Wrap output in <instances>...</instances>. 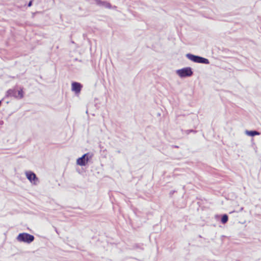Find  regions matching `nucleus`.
Here are the masks:
<instances>
[{
  "label": "nucleus",
  "instance_id": "obj_1",
  "mask_svg": "<svg viewBox=\"0 0 261 261\" xmlns=\"http://www.w3.org/2000/svg\"><path fill=\"white\" fill-rule=\"evenodd\" d=\"M34 237L28 233H21L17 237V240L20 242L30 244L34 240Z\"/></svg>",
  "mask_w": 261,
  "mask_h": 261
},
{
  "label": "nucleus",
  "instance_id": "obj_2",
  "mask_svg": "<svg viewBox=\"0 0 261 261\" xmlns=\"http://www.w3.org/2000/svg\"><path fill=\"white\" fill-rule=\"evenodd\" d=\"M186 56L189 60L195 63H202L205 64H208L210 63V62L208 59L200 56L194 55L191 54H187Z\"/></svg>",
  "mask_w": 261,
  "mask_h": 261
},
{
  "label": "nucleus",
  "instance_id": "obj_3",
  "mask_svg": "<svg viewBox=\"0 0 261 261\" xmlns=\"http://www.w3.org/2000/svg\"><path fill=\"white\" fill-rule=\"evenodd\" d=\"M176 74L181 78L191 76L193 71L191 67H185L176 71Z\"/></svg>",
  "mask_w": 261,
  "mask_h": 261
},
{
  "label": "nucleus",
  "instance_id": "obj_4",
  "mask_svg": "<svg viewBox=\"0 0 261 261\" xmlns=\"http://www.w3.org/2000/svg\"><path fill=\"white\" fill-rule=\"evenodd\" d=\"M25 174L27 176V178L32 184L35 185L38 184L39 182L38 178L34 172L31 171H28L25 172Z\"/></svg>",
  "mask_w": 261,
  "mask_h": 261
},
{
  "label": "nucleus",
  "instance_id": "obj_5",
  "mask_svg": "<svg viewBox=\"0 0 261 261\" xmlns=\"http://www.w3.org/2000/svg\"><path fill=\"white\" fill-rule=\"evenodd\" d=\"M82 87L80 83L74 82L71 84V90L77 95L81 92Z\"/></svg>",
  "mask_w": 261,
  "mask_h": 261
},
{
  "label": "nucleus",
  "instance_id": "obj_6",
  "mask_svg": "<svg viewBox=\"0 0 261 261\" xmlns=\"http://www.w3.org/2000/svg\"><path fill=\"white\" fill-rule=\"evenodd\" d=\"M89 158H88V154H84L82 157L77 159L76 164L80 166H85L86 163L88 162Z\"/></svg>",
  "mask_w": 261,
  "mask_h": 261
},
{
  "label": "nucleus",
  "instance_id": "obj_7",
  "mask_svg": "<svg viewBox=\"0 0 261 261\" xmlns=\"http://www.w3.org/2000/svg\"><path fill=\"white\" fill-rule=\"evenodd\" d=\"M14 96L18 98L21 99L23 97V92L22 89L15 90L13 93Z\"/></svg>",
  "mask_w": 261,
  "mask_h": 261
},
{
  "label": "nucleus",
  "instance_id": "obj_8",
  "mask_svg": "<svg viewBox=\"0 0 261 261\" xmlns=\"http://www.w3.org/2000/svg\"><path fill=\"white\" fill-rule=\"evenodd\" d=\"M246 135L249 136H254L255 135H259L260 133L256 130H246L245 132Z\"/></svg>",
  "mask_w": 261,
  "mask_h": 261
},
{
  "label": "nucleus",
  "instance_id": "obj_9",
  "mask_svg": "<svg viewBox=\"0 0 261 261\" xmlns=\"http://www.w3.org/2000/svg\"><path fill=\"white\" fill-rule=\"evenodd\" d=\"M96 4L98 5H103L105 7L109 8L111 7V5L109 3H108L106 2H102L99 0H96Z\"/></svg>",
  "mask_w": 261,
  "mask_h": 261
},
{
  "label": "nucleus",
  "instance_id": "obj_10",
  "mask_svg": "<svg viewBox=\"0 0 261 261\" xmlns=\"http://www.w3.org/2000/svg\"><path fill=\"white\" fill-rule=\"evenodd\" d=\"M228 221V216L226 214H224L222 216L221 218V222L223 224L226 223Z\"/></svg>",
  "mask_w": 261,
  "mask_h": 261
},
{
  "label": "nucleus",
  "instance_id": "obj_11",
  "mask_svg": "<svg viewBox=\"0 0 261 261\" xmlns=\"http://www.w3.org/2000/svg\"><path fill=\"white\" fill-rule=\"evenodd\" d=\"M32 2H33V1H32V0L30 1V2H29V4H28V6H29V7H31V6H32Z\"/></svg>",
  "mask_w": 261,
  "mask_h": 261
}]
</instances>
